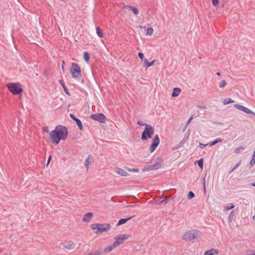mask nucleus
I'll return each mask as SVG.
<instances>
[{
  "mask_svg": "<svg viewBox=\"0 0 255 255\" xmlns=\"http://www.w3.org/2000/svg\"><path fill=\"white\" fill-rule=\"evenodd\" d=\"M137 124L139 126H145V125H147V124L144 123L142 121H138Z\"/></svg>",
  "mask_w": 255,
  "mask_h": 255,
  "instance_id": "obj_40",
  "label": "nucleus"
},
{
  "mask_svg": "<svg viewBox=\"0 0 255 255\" xmlns=\"http://www.w3.org/2000/svg\"><path fill=\"white\" fill-rule=\"evenodd\" d=\"M198 109H205L206 108V107L205 106H198Z\"/></svg>",
  "mask_w": 255,
  "mask_h": 255,
  "instance_id": "obj_50",
  "label": "nucleus"
},
{
  "mask_svg": "<svg viewBox=\"0 0 255 255\" xmlns=\"http://www.w3.org/2000/svg\"><path fill=\"white\" fill-rule=\"evenodd\" d=\"M43 130L45 132H49V129L47 127H44L43 128Z\"/></svg>",
  "mask_w": 255,
  "mask_h": 255,
  "instance_id": "obj_43",
  "label": "nucleus"
},
{
  "mask_svg": "<svg viewBox=\"0 0 255 255\" xmlns=\"http://www.w3.org/2000/svg\"><path fill=\"white\" fill-rule=\"evenodd\" d=\"M245 149V147L242 146L238 147L236 148L235 149L234 152L235 153L238 154V153H239L240 152L243 151V150H244Z\"/></svg>",
  "mask_w": 255,
  "mask_h": 255,
  "instance_id": "obj_23",
  "label": "nucleus"
},
{
  "mask_svg": "<svg viewBox=\"0 0 255 255\" xmlns=\"http://www.w3.org/2000/svg\"><path fill=\"white\" fill-rule=\"evenodd\" d=\"M195 197V194L192 191H190L187 197L189 199H191Z\"/></svg>",
  "mask_w": 255,
  "mask_h": 255,
  "instance_id": "obj_35",
  "label": "nucleus"
},
{
  "mask_svg": "<svg viewBox=\"0 0 255 255\" xmlns=\"http://www.w3.org/2000/svg\"><path fill=\"white\" fill-rule=\"evenodd\" d=\"M128 170L129 172H132V171L133 172H138V169L128 168Z\"/></svg>",
  "mask_w": 255,
  "mask_h": 255,
  "instance_id": "obj_39",
  "label": "nucleus"
},
{
  "mask_svg": "<svg viewBox=\"0 0 255 255\" xmlns=\"http://www.w3.org/2000/svg\"><path fill=\"white\" fill-rule=\"evenodd\" d=\"M132 217L133 216H131L127 218L120 219L117 224V226H120L125 224L127 221L130 220Z\"/></svg>",
  "mask_w": 255,
  "mask_h": 255,
  "instance_id": "obj_16",
  "label": "nucleus"
},
{
  "mask_svg": "<svg viewBox=\"0 0 255 255\" xmlns=\"http://www.w3.org/2000/svg\"><path fill=\"white\" fill-rule=\"evenodd\" d=\"M159 160V162L158 163H157L156 164H154L152 166V168L153 169H158L160 166H161V159L160 158H157Z\"/></svg>",
  "mask_w": 255,
  "mask_h": 255,
  "instance_id": "obj_24",
  "label": "nucleus"
},
{
  "mask_svg": "<svg viewBox=\"0 0 255 255\" xmlns=\"http://www.w3.org/2000/svg\"><path fill=\"white\" fill-rule=\"evenodd\" d=\"M226 85L227 82L225 80H222L219 83V86L221 88H224Z\"/></svg>",
  "mask_w": 255,
  "mask_h": 255,
  "instance_id": "obj_25",
  "label": "nucleus"
},
{
  "mask_svg": "<svg viewBox=\"0 0 255 255\" xmlns=\"http://www.w3.org/2000/svg\"><path fill=\"white\" fill-rule=\"evenodd\" d=\"M217 75L218 76H220V75H221V73H220V72H218L217 73Z\"/></svg>",
  "mask_w": 255,
  "mask_h": 255,
  "instance_id": "obj_54",
  "label": "nucleus"
},
{
  "mask_svg": "<svg viewBox=\"0 0 255 255\" xmlns=\"http://www.w3.org/2000/svg\"><path fill=\"white\" fill-rule=\"evenodd\" d=\"M248 255H255V251H251L250 253L248 254Z\"/></svg>",
  "mask_w": 255,
  "mask_h": 255,
  "instance_id": "obj_46",
  "label": "nucleus"
},
{
  "mask_svg": "<svg viewBox=\"0 0 255 255\" xmlns=\"http://www.w3.org/2000/svg\"><path fill=\"white\" fill-rule=\"evenodd\" d=\"M234 101L230 98L226 99L223 101L224 105H226L230 103H234Z\"/></svg>",
  "mask_w": 255,
  "mask_h": 255,
  "instance_id": "obj_26",
  "label": "nucleus"
},
{
  "mask_svg": "<svg viewBox=\"0 0 255 255\" xmlns=\"http://www.w3.org/2000/svg\"><path fill=\"white\" fill-rule=\"evenodd\" d=\"M212 2L214 6H217L219 4V0H212Z\"/></svg>",
  "mask_w": 255,
  "mask_h": 255,
  "instance_id": "obj_37",
  "label": "nucleus"
},
{
  "mask_svg": "<svg viewBox=\"0 0 255 255\" xmlns=\"http://www.w3.org/2000/svg\"><path fill=\"white\" fill-rule=\"evenodd\" d=\"M102 253V250H99L98 251H95L93 253H90L89 255H101Z\"/></svg>",
  "mask_w": 255,
  "mask_h": 255,
  "instance_id": "obj_33",
  "label": "nucleus"
},
{
  "mask_svg": "<svg viewBox=\"0 0 255 255\" xmlns=\"http://www.w3.org/2000/svg\"><path fill=\"white\" fill-rule=\"evenodd\" d=\"M62 70H63V72H64V65H62Z\"/></svg>",
  "mask_w": 255,
  "mask_h": 255,
  "instance_id": "obj_53",
  "label": "nucleus"
},
{
  "mask_svg": "<svg viewBox=\"0 0 255 255\" xmlns=\"http://www.w3.org/2000/svg\"><path fill=\"white\" fill-rule=\"evenodd\" d=\"M241 161H239L236 163L235 165L231 169L229 173H231L234 170H235L241 164Z\"/></svg>",
  "mask_w": 255,
  "mask_h": 255,
  "instance_id": "obj_31",
  "label": "nucleus"
},
{
  "mask_svg": "<svg viewBox=\"0 0 255 255\" xmlns=\"http://www.w3.org/2000/svg\"><path fill=\"white\" fill-rule=\"evenodd\" d=\"M126 8H128L129 9H130L131 10H132V11L133 12V13L135 15H137L138 14V10L135 7H133L132 6H126Z\"/></svg>",
  "mask_w": 255,
  "mask_h": 255,
  "instance_id": "obj_18",
  "label": "nucleus"
},
{
  "mask_svg": "<svg viewBox=\"0 0 255 255\" xmlns=\"http://www.w3.org/2000/svg\"><path fill=\"white\" fill-rule=\"evenodd\" d=\"M235 207L234 204H232L230 206H226L224 208V211H228L230 209H233Z\"/></svg>",
  "mask_w": 255,
  "mask_h": 255,
  "instance_id": "obj_36",
  "label": "nucleus"
},
{
  "mask_svg": "<svg viewBox=\"0 0 255 255\" xmlns=\"http://www.w3.org/2000/svg\"><path fill=\"white\" fill-rule=\"evenodd\" d=\"M128 238V236L126 235H122L116 238V241L113 243L114 246L116 248L121 245L124 241Z\"/></svg>",
  "mask_w": 255,
  "mask_h": 255,
  "instance_id": "obj_9",
  "label": "nucleus"
},
{
  "mask_svg": "<svg viewBox=\"0 0 255 255\" xmlns=\"http://www.w3.org/2000/svg\"><path fill=\"white\" fill-rule=\"evenodd\" d=\"M59 83L61 84V85H64V84L63 83V81L61 80H59Z\"/></svg>",
  "mask_w": 255,
  "mask_h": 255,
  "instance_id": "obj_52",
  "label": "nucleus"
},
{
  "mask_svg": "<svg viewBox=\"0 0 255 255\" xmlns=\"http://www.w3.org/2000/svg\"><path fill=\"white\" fill-rule=\"evenodd\" d=\"M115 171L116 173L122 176H128V173L126 171L120 168H116Z\"/></svg>",
  "mask_w": 255,
  "mask_h": 255,
  "instance_id": "obj_11",
  "label": "nucleus"
},
{
  "mask_svg": "<svg viewBox=\"0 0 255 255\" xmlns=\"http://www.w3.org/2000/svg\"><path fill=\"white\" fill-rule=\"evenodd\" d=\"M9 91L13 95H16L22 92V88L19 83H10L6 85Z\"/></svg>",
  "mask_w": 255,
  "mask_h": 255,
  "instance_id": "obj_4",
  "label": "nucleus"
},
{
  "mask_svg": "<svg viewBox=\"0 0 255 255\" xmlns=\"http://www.w3.org/2000/svg\"><path fill=\"white\" fill-rule=\"evenodd\" d=\"M235 215V211H232L228 216V220L230 222H231L233 220V218Z\"/></svg>",
  "mask_w": 255,
  "mask_h": 255,
  "instance_id": "obj_28",
  "label": "nucleus"
},
{
  "mask_svg": "<svg viewBox=\"0 0 255 255\" xmlns=\"http://www.w3.org/2000/svg\"><path fill=\"white\" fill-rule=\"evenodd\" d=\"M202 233L196 230H191L186 231L183 235L182 239L186 241H192L194 240L197 237H200Z\"/></svg>",
  "mask_w": 255,
  "mask_h": 255,
  "instance_id": "obj_2",
  "label": "nucleus"
},
{
  "mask_svg": "<svg viewBox=\"0 0 255 255\" xmlns=\"http://www.w3.org/2000/svg\"><path fill=\"white\" fill-rule=\"evenodd\" d=\"M111 225L109 224H93L91 225V228L93 230H96L95 233L99 234L109 230L111 228Z\"/></svg>",
  "mask_w": 255,
  "mask_h": 255,
  "instance_id": "obj_3",
  "label": "nucleus"
},
{
  "mask_svg": "<svg viewBox=\"0 0 255 255\" xmlns=\"http://www.w3.org/2000/svg\"><path fill=\"white\" fill-rule=\"evenodd\" d=\"M252 186H253L255 187V183H253V184H252Z\"/></svg>",
  "mask_w": 255,
  "mask_h": 255,
  "instance_id": "obj_56",
  "label": "nucleus"
},
{
  "mask_svg": "<svg viewBox=\"0 0 255 255\" xmlns=\"http://www.w3.org/2000/svg\"><path fill=\"white\" fill-rule=\"evenodd\" d=\"M234 107L241 111H242L244 112L245 107L239 105V104H235L234 105Z\"/></svg>",
  "mask_w": 255,
  "mask_h": 255,
  "instance_id": "obj_29",
  "label": "nucleus"
},
{
  "mask_svg": "<svg viewBox=\"0 0 255 255\" xmlns=\"http://www.w3.org/2000/svg\"><path fill=\"white\" fill-rule=\"evenodd\" d=\"M155 61H156L155 60H153L151 62H148L147 59H144V62L145 64H146V65L144 66L146 67L151 66L154 64V63L155 62Z\"/></svg>",
  "mask_w": 255,
  "mask_h": 255,
  "instance_id": "obj_19",
  "label": "nucleus"
},
{
  "mask_svg": "<svg viewBox=\"0 0 255 255\" xmlns=\"http://www.w3.org/2000/svg\"><path fill=\"white\" fill-rule=\"evenodd\" d=\"M96 33H97V35H98V36L100 38L103 37V35H104L103 33L101 30V29L99 26H97L96 28Z\"/></svg>",
  "mask_w": 255,
  "mask_h": 255,
  "instance_id": "obj_22",
  "label": "nucleus"
},
{
  "mask_svg": "<svg viewBox=\"0 0 255 255\" xmlns=\"http://www.w3.org/2000/svg\"><path fill=\"white\" fill-rule=\"evenodd\" d=\"M192 120V117H191L188 120V122H187L186 123V126H187L191 121V120Z\"/></svg>",
  "mask_w": 255,
  "mask_h": 255,
  "instance_id": "obj_47",
  "label": "nucleus"
},
{
  "mask_svg": "<svg viewBox=\"0 0 255 255\" xmlns=\"http://www.w3.org/2000/svg\"><path fill=\"white\" fill-rule=\"evenodd\" d=\"M154 132L153 128L150 125H145L144 130L142 133L141 139L143 141L147 140L151 138Z\"/></svg>",
  "mask_w": 255,
  "mask_h": 255,
  "instance_id": "obj_5",
  "label": "nucleus"
},
{
  "mask_svg": "<svg viewBox=\"0 0 255 255\" xmlns=\"http://www.w3.org/2000/svg\"><path fill=\"white\" fill-rule=\"evenodd\" d=\"M51 159V156H50L47 160V165L49 164Z\"/></svg>",
  "mask_w": 255,
  "mask_h": 255,
  "instance_id": "obj_49",
  "label": "nucleus"
},
{
  "mask_svg": "<svg viewBox=\"0 0 255 255\" xmlns=\"http://www.w3.org/2000/svg\"><path fill=\"white\" fill-rule=\"evenodd\" d=\"M92 156L91 155H89L88 157L85 160V165L86 167L87 171H88L89 169V164L91 163V159L92 158Z\"/></svg>",
  "mask_w": 255,
  "mask_h": 255,
  "instance_id": "obj_17",
  "label": "nucleus"
},
{
  "mask_svg": "<svg viewBox=\"0 0 255 255\" xmlns=\"http://www.w3.org/2000/svg\"><path fill=\"white\" fill-rule=\"evenodd\" d=\"M167 202V199H164L162 200L160 203H166Z\"/></svg>",
  "mask_w": 255,
  "mask_h": 255,
  "instance_id": "obj_51",
  "label": "nucleus"
},
{
  "mask_svg": "<svg viewBox=\"0 0 255 255\" xmlns=\"http://www.w3.org/2000/svg\"><path fill=\"white\" fill-rule=\"evenodd\" d=\"M138 57L140 58V59L141 60H143V59H144V55H143V53H142L141 52H139V53H138Z\"/></svg>",
  "mask_w": 255,
  "mask_h": 255,
  "instance_id": "obj_41",
  "label": "nucleus"
},
{
  "mask_svg": "<svg viewBox=\"0 0 255 255\" xmlns=\"http://www.w3.org/2000/svg\"><path fill=\"white\" fill-rule=\"evenodd\" d=\"M198 165L200 167V168L203 169V159L201 158L197 161Z\"/></svg>",
  "mask_w": 255,
  "mask_h": 255,
  "instance_id": "obj_34",
  "label": "nucleus"
},
{
  "mask_svg": "<svg viewBox=\"0 0 255 255\" xmlns=\"http://www.w3.org/2000/svg\"><path fill=\"white\" fill-rule=\"evenodd\" d=\"M62 63H63V65H64V63H65V62H64V61H62Z\"/></svg>",
  "mask_w": 255,
  "mask_h": 255,
  "instance_id": "obj_57",
  "label": "nucleus"
},
{
  "mask_svg": "<svg viewBox=\"0 0 255 255\" xmlns=\"http://www.w3.org/2000/svg\"><path fill=\"white\" fill-rule=\"evenodd\" d=\"M244 112L247 114H251L255 116V113L246 107L245 108Z\"/></svg>",
  "mask_w": 255,
  "mask_h": 255,
  "instance_id": "obj_27",
  "label": "nucleus"
},
{
  "mask_svg": "<svg viewBox=\"0 0 255 255\" xmlns=\"http://www.w3.org/2000/svg\"><path fill=\"white\" fill-rule=\"evenodd\" d=\"M181 92V90L179 88H174L173 89V92L172 93L171 96L173 97H177L179 96L180 93Z\"/></svg>",
  "mask_w": 255,
  "mask_h": 255,
  "instance_id": "obj_14",
  "label": "nucleus"
},
{
  "mask_svg": "<svg viewBox=\"0 0 255 255\" xmlns=\"http://www.w3.org/2000/svg\"><path fill=\"white\" fill-rule=\"evenodd\" d=\"M62 86L63 87V89L64 90V91L65 92V93L68 94V95H69V93H68V89H67V88L66 87V86H65V85H62Z\"/></svg>",
  "mask_w": 255,
  "mask_h": 255,
  "instance_id": "obj_42",
  "label": "nucleus"
},
{
  "mask_svg": "<svg viewBox=\"0 0 255 255\" xmlns=\"http://www.w3.org/2000/svg\"><path fill=\"white\" fill-rule=\"evenodd\" d=\"M116 248V247L114 246V244H113L112 245H110L108 247H106L103 250V253L104 254H107V253H110L111 251H112L114 249H115Z\"/></svg>",
  "mask_w": 255,
  "mask_h": 255,
  "instance_id": "obj_15",
  "label": "nucleus"
},
{
  "mask_svg": "<svg viewBox=\"0 0 255 255\" xmlns=\"http://www.w3.org/2000/svg\"><path fill=\"white\" fill-rule=\"evenodd\" d=\"M222 141V140L221 138H218L216 139L215 140H214V141H213L212 142H210L209 143V145L210 146H213V145L216 144V143H219V142H221Z\"/></svg>",
  "mask_w": 255,
  "mask_h": 255,
  "instance_id": "obj_21",
  "label": "nucleus"
},
{
  "mask_svg": "<svg viewBox=\"0 0 255 255\" xmlns=\"http://www.w3.org/2000/svg\"><path fill=\"white\" fill-rule=\"evenodd\" d=\"M75 247V244L72 241H70L63 245V247L67 250H71L73 249Z\"/></svg>",
  "mask_w": 255,
  "mask_h": 255,
  "instance_id": "obj_10",
  "label": "nucleus"
},
{
  "mask_svg": "<svg viewBox=\"0 0 255 255\" xmlns=\"http://www.w3.org/2000/svg\"><path fill=\"white\" fill-rule=\"evenodd\" d=\"M75 121L76 122L79 128L81 130H83V127L82 123V122L81 121V120L77 118Z\"/></svg>",
  "mask_w": 255,
  "mask_h": 255,
  "instance_id": "obj_20",
  "label": "nucleus"
},
{
  "mask_svg": "<svg viewBox=\"0 0 255 255\" xmlns=\"http://www.w3.org/2000/svg\"><path fill=\"white\" fill-rule=\"evenodd\" d=\"M219 254V251L217 250L212 249L211 250L206 251L204 255H215Z\"/></svg>",
  "mask_w": 255,
  "mask_h": 255,
  "instance_id": "obj_13",
  "label": "nucleus"
},
{
  "mask_svg": "<svg viewBox=\"0 0 255 255\" xmlns=\"http://www.w3.org/2000/svg\"><path fill=\"white\" fill-rule=\"evenodd\" d=\"M93 217V214L91 212H89L84 215L82 221L84 222L88 223L89 222L91 218Z\"/></svg>",
  "mask_w": 255,
  "mask_h": 255,
  "instance_id": "obj_12",
  "label": "nucleus"
},
{
  "mask_svg": "<svg viewBox=\"0 0 255 255\" xmlns=\"http://www.w3.org/2000/svg\"><path fill=\"white\" fill-rule=\"evenodd\" d=\"M70 72L74 79L80 78L81 77V68L77 63H72Z\"/></svg>",
  "mask_w": 255,
  "mask_h": 255,
  "instance_id": "obj_6",
  "label": "nucleus"
},
{
  "mask_svg": "<svg viewBox=\"0 0 255 255\" xmlns=\"http://www.w3.org/2000/svg\"><path fill=\"white\" fill-rule=\"evenodd\" d=\"M70 118H71L72 120H73L74 121H75V120L77 119V118L76 117H75L74 116V115H73L72 114H70Z\"/></svg>",
  "mask_w": 255,
  "mask_h": 255,
  "instance_id": "obj_45",
  "label": "nucleus"
},
{
  "mask_svg": "<svg viewBox=\"0 0 255 255\" xmlns=\"http://www.w3.org/2000/svg\"><path fill=\"white\" fill-rule=\"evenodd\" d=\"M84 60L87 62H89L90 59V56L87 52H85L84 53Z\"/></svg>",
  "mask_w": 255,
  "mask_h": 255,
  "instance_id": "obj_30",
  "label": "nucleus"
},
{
  "mask_svg": "<svg viewBox=\"0 0 255 255\" xmlns=\"http://www.w3.org/2000/svg\"><path fill=\"white\" fill-rule=\"evenodd\" d=\"M68 133V129L66 127L58 126L55 129L50 132L49 136L52 142L57 145L61 140H65L67 138Z\"/></svg>",
  "mask_w": 255,
  "mask_h": 255,
  "instance_id": "obj_1",
  "label": "nucleus"
},
{
  "mask_svg": "<svg viewBox=\"0 0 255 255\" xmlns=\"http://www.w3.org/2000/svg\"><path fill=\"white\" fill-rule=\"evenodd\" d=\"M154 32L153 29L151 27H148L146 31V35H151Z\"/></svg>",
  "mask_w": 255,
  "mask_h": 255,
  "instance_id": "obj_32",
  "label": "nucleus"
},
{
  "mask_svg": "<svg viewBox=\"0 0 255 255\" xmlns=\"http://www.w3.org/2000/svg\"><path fill=\"white\" fill-rule=\"evenodd\" d=\"M208 145H209V143H207V144H203V143H199V147H200L201 149L204 148L205 147H206V146H207Z\"/></svg>",
  "mask_w": 255,
  "mask_h": 255,
  "instance_id": "obj_38",
  "label": "nucleus"
},
{
  "mask_svg": "<svg viewBox=\"0 0 255 255\" xmlns=\"http://www.w3.org/2000/svg\"><path fill=\"white\" fill-rule=\"evenodd\" d=\"M183 143H184L183 141H181V142H180V143H179L180 145L179 146H178L177 147L173 148L172 149L176 150V149L179 148L181 146V145L183 144Z\"/></svg>",
  "mask_w": 255,
  "mask_h": 255,
  "instance_id": "obj_44",
  "label": "nucleus"
},
{
  "mask_svg": "<svg viewBox=\"0 0 255 255\" xmlns=\"http://www.w3.org/2000/svg\"><path fill=\"white\" fill-rule=\"evenodd\" d=\"M253 220L255 221V215L253 216Z\"/></svg>",
  "mask_w": 255,
  "mask_h": 255,
  "instance_id": "obj_55",
  "label": "nucleus"
},
{
  "mask_svg": "<svg viewBox=\"0 0 255 255\" xmlns=\"http://www.w3.org/2000/svg\"><path fill=\"white\" fill-rule=\"evenodd\" d=\"M205 180V178H204V182H203V190H204V192H205V191H206Z\"/></svg>",
  "mask_w": 255,
  "mask_h": 255,
  "instance_id": "obj_48",
  "label": "nucleus"
},
{
  "mask_svg": "<svg viewBox=\"0 0 255 255\" xmlns=\"http://www.w3.org/2000/svg\"><path fill=\"white\" fill-rule=\"evenodd\" d=\"M159 138L158 134H156L152 140L149 149L151 152H153L159 144Z\"/></svg>",
  "mask_w": 255,
  "mask_h": 255,
  "instance_id": "obj_8",
  "label": "nucleus"
},
{
  "mask_svg": "<svg viewBox=\"0 0 255 255\" xmlns=\"http://www.w3.org/2000/svg\"><path fill=\"white\" fill-rule=\"evenodd\" d=\"M87 255H89V254H88Z\"/></svg>",
  "mask_w": 255,
  "mask_h": 255,
  "instance_id": "obj_58",
  "label": "nucleus"
},
{
  "mask_svg": "<svg viewBox=\"0 0 255 255\" xmlns=\"http://www.w3.org/2000/svg\"><path fill=\"white\" fill-rule=\"evenodd\" d=\"M90 118L101 123H105L107 121V118L103 114H92L90 116Z\"/></svg>",
  "mask_w": 255,
  "mask_h": 255,
  "instance_id": "obj_7",
  "label": "nucleus"
}]
</instances>
